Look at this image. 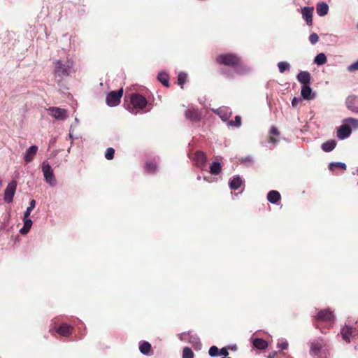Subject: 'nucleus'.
<instances>
[{"instance_id": "1", "label": "nucleus", "mask_w": 358, "mask_h": 358, "mask_svg": "<svg viewBox=\"0 0 358 358\" xmlns=\"http://www.w3.org/2000/svg\"><path fill=\"white\" fill-rule=\"evenodd\" d=\"M76 71L75 63L71 59H55L52 64L54 80L59 87L64 86V80Z\"/></svg>"}, {"instance_id": "2", "label": "nucleus", "mask_w": 358, "mask_h": 358, "mask_svg": "<svg viewBox=\"0 0 358 358\" xmlns=\"http://www.w3.org/2000/svg\"><path fill=\"white\" fill-rule=\"evenodd\" d=\"M335 322V317L332 310L329 308L322 309L319 310L317 314L313 317V325L319 329L322 333H324L322 324H325L327 328H330Z\"/></svg>"}, {"instance_id": "3", "label": "nucleus", "mask_w": 358, "mask_h": 358, "mask_svg": "<svg viewBox=\"0 0 358 358\" xmlns=\"http://www.w3.org/2000/svg\"><path fill=\"white\" fill-rule=\"evenodd\" d=\"M147 103V99L143 95L134 93L130 96V103L127 106V109L129 112L137 114L143 111Z\"/></svg>"}, {"instance_id": "4", "label": "nucleus", "mask_w": 358, "mask_h": 358, "mask_svg": "<svg viewBox=\"0 0 358 358\" xmlns=\"http://www.w3.org/2000/svg\"><path fill=\"white\" fill-rule=\"evenodd\" d=\"M215 61L218 64L234 69L241 66L242 64L241 59L237 55L233 53L221 54L216 57Z\"/></svg>"}, {"instance_id": "5", "label": "nucleus", "mask_w": 358, "mask_h": 358, "mask_svg": "<svg viewBox=\"0 0 358 358\" xmlns=\"http://www.w3.org/2000/svg\"><path fill=\"white\" fill-rule=\"evenodd\" d=\"M122 88L117 91H112L109 92L106 96V103L111 107L118 105L120 103V99L122 96Z\"/></svg>"}, {"instance_id": "6", "label": "nucleus", "mask_w": 358, "mask_h": 358, "mask_svg": "<svg viewBox=\"0 0 358 358\" xmlns=\"http://www.w3.org/2000/svg\"><path fill=\"white\" fill-rule=\"evenodd\" d=\"M42 171L43 173V176L45 181L52 186L55 185L56 180L55 178V175L51 169V166L47 162H44L42 164Z\"/></svg>"}, {"instance_id": "7", "label": "nucleus", "mask_w": 358, "mask_h": 358, "mask_svg": "<svg viewBox=\"0 0 358 358\" xmlns=\"http://www.w3.org/2000/svg\"><path fill=\"white\" fill-rule=\"evenodd\" d=\"M192 160L194 162V164L201 169L205 167L207 157L206 154L202 151H196L192 156Z\"/></svg>"}, {"instance_id": "8", "label": "nucleus", "mask_w": 358, "mask_h": 358, "mask_svg": "<svg viewBox=\"0 0 358 358\" xmlns=\"http://www.w3.org/2000/svg\"><path fill=\"white\" fill-rule=\"evenodd\" d=\"M185 116L191 122H199L201 119L202 114L198 109L192 108L185 110Z\"/></svg>"}, {"instance_id": "9", "label": "nucleus", "mask_w": 358, "mask_h": 358, "mask_svg": "<svg viewBox=\"0 0 358 358\" xmlns=\"http://www.w3.org/2000/svg\"><path fill=\"white\" fill-rule=\"evenodd\" d=\"M50 114L55 119L64 120L67 118V110L58 107H50L48 108Z\"/></svg>"}, {"instance_id": "10", "label": "nucleus", "mask_w": 358, "mask_h": 358, "mask_svg": "<svg viewBox=\"0 0 358 358\" xmlns=\"http://www.w3.org/2000/svg\"><path fill=\"white\" fill-rule=\"evenodd\" d=\"M16 185L17 184L15 180L11 181L8 185L4 193V200L7 203H10L12 201L13 197L15 192Z\"/></svg>"}, {"instance_id": "11", "label": "nucleus", "mask_w": 358, "mask_h": 358, "mask_svg": "<svg viewBox=\"0 0 358 358\" xmlns=\"http://www.w3.org/2000/svg\"><path fill=\"white\" fill-rule=\"evenodd\" d=\"M345 104L347 108L352 113H358V96H350L347 98Z\"/></svg>"}, {"instance_id": "12", "label": "nucleus", "mask_w": 358, "mask_h": 358, "mask_svg": "<svg viewBox=\"0 0 358 358\" xmlns=\"http://www.w3.org/2000/svg\"><path fill=\"white\" fill-rule=\"evenodd\" d=\"M323 346L324 343L322 340L313 341L310 344V354L312 355L317 356Z\"/></svg>"}, {"instance_id": "13", "label": "nucleus", "mask_w": 358, "mask_h": 358, "mask_svg": "<svg viewBox=\"0 0 358 358\" xmlns=\"http://www.w3.org/2000/svg\"><path fill=\"white\" fill-rule=\"evenodd\" d=\"M352 130L347 124L341 125L337 131V137L339 139H345L350 136Z\"/></svg>"}, {"instance_id": "14", "label": "nucleus", "mask_w": 358, "mask_h": 358, "mask_svg": "<svg viewBox=\"0 0 358 358\" xmlns=\"http://www.w3.org/2000/svg\"><path fill=\"white\" fill-rule=\"evenodd\" d=\"M38 147L36 145H31L28 149H27L24 155V160L25 162H31L34 159V156L36 155Z\"/></svg>"}, {"instance_id": "15", "label": "nucleus", "mask_w": 358, "mask_h": 358, "mask_svg": "<svg viewBox=\"0 0 358 358\" xmlns=\"http://www.w3.org/2000/svg\"><path fill=\"white\" fill-rule=\"evenodd\" d=\"M73 327L66 323H62L56 330L57 333L62 336H68L73 332Z\"/></svg>"}, {"instance_id": "16", "label": "nucleus", "mask_w": 358, "mask_h": 358, "mask_svg": "<svg viewBox=\"0 0 358 358\" xmlns=\"http://www.w3.org/2000/svg\"><path fill=\"white\" fill-rule=\"evenodd\" d=\"M302 15L308 25L313 24V8L305 7L302 9Z\"/></svg>"}, {"instance_id": "17", "label": "nucleus", "mask_w": 358, "mask_h": 358, "mask_svg": "<svg viewBox=\"0 0 358 358\" xmlns=\"http://www.w3.org/2000/svg\"><path fill=\"white\" fill-rule=\"evenodd\" d=\"M354 329L352 327L345 325L341 330V334L343 339L347 343H350V337L352 335Z\"/></svg>"}, {"instance_id": "18", "label": "nucleus", "mask_w": 358, "mask_h": 358, "mask_svg": "<svg viewBox=\"0 0 358 358\" xmlns=\"http://www.w3.org/2000/svg\"><path fill=\"white\" fill-rule=\"evenodd\" d=\"M310 73L308 71H301L297 75V80L299 83L303 84V85H309L310 81Z\"/></svg>"}, {"instance_id": "19", "label": "nucleus", "mask_w": 358, "mask_h": 358, "mask_svg": "<svg viewBox=\"0 0 358 358\" xmlns=\"http://www.w3.org/2000/svg\"><path fill=\"white\" fill-rule=\"evenodd\" d=\"M301 96L304 99L311 100L315 98L314 94H312V89L309 85H303L301 88Z\"/></svg>"}, {"instance_id": "20", "label": "nucleus", "mask_w": 358, "mask_h": 358, "mask_svg": "<svg viewBox=\"0 0 358 358\" xmlns=\"http://www.w3.org/2000/svg\"><path fill=\"white\" fill-rule=\"evenodd\" d=\"M279 136L280 131L275 127L272 126L269 131L268 141L273 144H276L279 141V139L278 138Z\"/></svg>"}, {"instance_id": "21", "label": "nucleus", "mask_w": 358, "mask_h": 358, "mask_svg": "<svg viewBox=\"0 0 358 358\" xmlns=\"http://www.w3.org/2000/svg\"><path fill=\"white\" fill-rule=\"evenodd\" d=\"M267 199L271 203H276L281 199V195L278 191L271 190L267 194Z\"/></svg>"}, {"instance_id": "22", "label": "nucleus", "mask_w": 358, "mask_h": 358, "mask_svg": "<svg viewBox=\"0 0 358 358\" xmlns=\"http://www.w3.org/2000/svg\"><path fill=\"white\" fill-rule=\"evenodd\" d=\"M243 184L240 176H234L229 182V187L231 189L237 190Z\"/></svg>"}, {"instance_id": "23", "label": "nucleus", "mask_w": 358, "mask_h": 358, "mask_svg": "<svg viewBox=\"0 0 358 358\" xmlns=\"http://www.w3.org/2000/svg\"><path fill=\"white\" fill-rule=\"evenodd\" d=\"M316 10H317V13L318 15L324 16L328 13L329 6L324 2L319 3L317 5Z\"/></svg>"}, {"instance_id": "24", "label": "nucleus", "mask_w": 358, "mask_h": 358, "mask_svg": "<svg viewBox=\"0 0 358 358\" xmlns=\"http://www.w3.org/2000/svg\"><path fill=\"white\" fill-rule=\"evenodd\" d=\"M252 344L255 348L259 349V350H264L268 347L267 342L259 338H254L252 341Z\"/></svg>"}, {"instance_id": "25", "label": "nucleus", "mask_w": 358, "mask_h": 358, "mask_svg": "<svg viewBox=\"0 0 358 358\" xmlns=\"http://www.w3.org/2000/svg\"><path fill=\"white\" fill-rule=\"evenodd\" d=\"M157 80L165 87H169V76L166 72H160L157 76Z\"/></svg>"}, {"instance_id": "26", "label": "nucleus", "mask_w": 358, "mask_h": 358, "mask_svg": "<svg viewBox=\"0 0 358 358\" xmlns=\"http://www.w3.org/2000/svg\"><path fill=\"white\" fill-rule=\"evenodd\" d=\"M336 145V142L334 140H330L324 142L322 144V149L324 152H331L332 151Z\"/></svg>"}, {"instance_id": "27", "label": "nucleus", "mask_w": 358, "mask_h": 358, "mask_svg": "<svg viewBox=\"0 0 358 358\" xmlns=\"http://www.w3.org/2000/svg\"><path fill=\"white\" fill-rule=\"evenodd\" d=\"M140 352L143 355H148L151 350L152 347L150 343L147 341H143L139 346Z\"/></svg>"}, {"instance_id": "28", "label": "nucleus", "mask_w": 358, "mask_h": 358, "mask_svg": "<svg viewBox=\"0 0 358 358\" xmlns=\"http://www.w3.org/2000/svg\"><path fill=\"white\" fill-rule=\"evenodd\" d=\"M222 170V166L220 162H213L210 166V172L214 175H218Z\"/></svg>"}, {"instance_id": "29", "label": "nucleus", "mask_w": 358, "mask_h": 358, "mask_svg": "<svg viewBox=\"0 0 358 358\" xmlns=\"http://www.w3.org/2000/svg\"><path fill=\"white\" fill-rule=\"evenodd\" d=\"M327 61V57L324 53H319L314 59V62L317 65H323Z\"/></svg>"}, {"instance_id": "30", "label": "nucleus", "mask_w": 358, "mask_h": 358, "mask_svg": "<svg viewBox=\"0 0 358 358\" xmlns=\"http://www.w3.org/2000/svg\"><path fill=\"white\" fill-rule=\"evenodd\" d=\"M187 79V75L185 73L181 72L178 76V84L183 88L184 84L186 83Z\"/></svg>"}, {"instance_id": "31", "label": "nucleus", "mask_w": 358, "mask_h": 358, "mask_svg": "<svg viewBox=\"0 0 358 358\" xmlns=\"http://www.w3.org/2000/svg\"><path fill=\"white\" fill-rule=\"evenodd\" d=\"M194 352L189 347H185L182 350V358H194Z\"/></svg>"}, {"instance_id": "32", "label": "nucleus", "mask_w": 358, "mask_h": 358, "mask_svg": "<svg viewBox=\"0 0 358 358\" xmlns=\"http://www.w3.org/2000/svg\"><path fill=\"white\" fill-rule=\"evenodd\" d=\"M32 225V221L30 219L24 218V235L27 234Z\"/></svg>"}, {"instance_id": "33", "label": "nucleus", "mask_w": 358, "mask_h": 358, "mask_svg": "<svg viewBox=\"0 0 358 358\" xmlns=\"http://www.w3.org/2000/svg\"><path fill=\"white\" fill-rule=\"evenodd\" d=\"M278 66L279 69V71L280 73L285 72L286 70H289L290 68V65L287 62H280L278 64Z\"/></svg>"}, {"instance_id": "34", "label": "nucleus", "mask_w": 358, "mask_h": 358, "mask_svg": "<svg viewBox=\"0 0 358 358\" xmlns=\"http://www.w3.org/2000/svg\"><path fill=\"white\" fill-rule=\"evenodd\" d=\"M115 154V150L113 148H108L106 149V151L105 152V157L108 160H111L114 157Z\"/></svg>"}, {"instance_id": "35", "label": "nucleus", "mask_w": 358, "mask_h": 358, "mask_svg": "<svg viewBox=\"0 0 358 358\" xmlns=\"http://www.w3.org/2000/svg\"><path fill=\"white\" fill-rule=\"evenodd\" d=\"M334 167L336 168H340L342 169L345 170L346 169V164L342 162H335V163H331L329 164V169L332 170Z\"/></svg>"}, {"instance_id": "36", "label": "nucleus", "mask_w": 358, "mask_h": 358, "mask_svg": "<svg viewBox=\"0 0 358 358\" xmlns=\"http://www.w3.org/2000/svg\"><path fill=\"white\" fill-rule=\"evenodd\" d=\"M229 124L231 126H235L239 127L241 125V117L239 115H236L235 117L234 121H230Z\"/></svg>"}, {"instance_id": "37", "label": "nucleus", "mask_w": 358, "mask_h": 358, "mask_svg": "<svg viewBox=\"0 0 358 358\" xmlns=\"http://www.w3.org/2000/svg\"><path fill=\"white\" fill-rule=\"evenodd\" d=\"M219 349L216 346H212L210 348L208 353L211 357H215L219 355Z\"/></svg>"}, {"instance_id": "38", "label": "nucleus", "mask_w": 358, "mask_h": 358, "mask_svg": "<svg viewBox=\"0 0 358 358\" xmlns=\"http://www.w3.org/2000/svg\"><path fill=\"white\" fill-rule=\"evenodd\" d=\"M345 122L348 123L351 126L357 128L358 127V120L355 118H348L345 120Z\"/></svg>"}, {"instance_id": "39", "label": "nucleus", "mask_w": 358, "mask_h": 358, "mask_svg": "<svg viewBox=\"0 0 358 358\" xmlns=\"http://www.w3.org/2000/svg\"><path fill=\"white\" fill-rule=\"evenodd\" d=\"M309 41L312 44H315L319 41V36L316 33H313L309 36Z\"/></svg>"}, {"instance_id": "40", "label": "nucleus", "mask_w": 358, "mask_h": 358, "mask_svg": "<svg viewBox=\"0 0 358 358\" xmlns=\"http://www.w3.org/2000/svg\"><path fill=\"white\" fill-rule=\"evenodd\" d=\"M146 169L149 173H154L156 170V165L153 163L146 164Z\"/></svg>"}, {"instance_id": "41", "label": "nucleus", "mask_w": 358, "mask_h": 358, "mask_svg": "<svg viewBox=\"0 0 358 358\" xmlns=\"http://www.w3.org/2000/svg\"><path fill=\"white\" fill-rule=\"evenodd\" d=\"M348 70L350 72L358 71V60L348 67Z\"/></svg>"}, {"instance_id": "42", "label": "nucleus", "mask_w": 358, "mask_h": 358, "mask_svg": "<svg viewBox=\"0 0 358 358\" xmlns=\"http://www.w3.org/2000/svg\"><path fill=\"white\" fill-rule=\"evenodd\" d=\"M278 345L282 350H286L288 348V343L287 341H282V343H278Z\"/></svg>"}, {"instance_id": "43", "label": "nucleus", "mask_w": 358, "mask_h": 358, "mask_svg": "<svg viewBox=\"0 0 358 358\" xmlns=\"http://www.w3.org/2000/svg\"><path fill=\"white\" fill-rule=\"evenodd\" d=\"M219 355H223L224 357H227V356L229 355V352H228L227 348H223L220 349V350L219 352Z\"/></svg>"}, {"instance_id": "44", "label": "nucleus", "mask_w": 358, "mask_h": 358, "mask_svg": "<svg viewBox=\"0 0 358 358\" xmlns=\"http://www.w3.org/2000/svg\"><path fill=\"white\" fill-rule=\"evenodd\" d=\"M34 208H31V206H29L26 211L24 213V218H27L29 216L31 210H33Z\"/></svg>"}, {"instance_id": "45", "label": "nucleus", "mask_w": 358, "mask_h": 358, "mask_svg": "<svg viewBox=\"0 0 358 358\" xmlns=\"http://www.w3.org/2000/svg\"><path fill=\"white\" fill-rule=\"evenodd\" d=\"M299 101L296 98L294 97L293 99H292V104L293 106H297V103Z\"/></svg>"}, {"instance_id": "46", "label": "nucleus", "mask_w": 358, "mask_h": 358, "mask_svg": "<svg viewBox=\"0 0 358 358\" xmlns=\"http://www.w3.org/2000/svg\"><path fill=\"white\" fill-rule=\"evenodd\" d=\"M35 206H36V201H35L34 199H32V200L30 201L29 206H31V208H35Z\"/></svg>"}, {"instance_id": "47", "label": "nucleus", "mask_w": 358, "mask_h": 358, "mask_svg": "<svg viewBox=\"0 0 358 358\" xmlns=\"http://www.w3.org/2000/svg\"><path fill=\"white\" fill-rule=\"evenodd\" d=\"M276 355H277L276 352H273L269 354L268 358H275Z\"/></svg>"}, {"instance_id": "48", "label": "nucleus", "mask_w": 358, "mask_h": 358, "mask_svg": "<svg viewBox=\"0 0 358 358\" xmlns=\"http://www.w3.org/2000/svg\"><path fill=\"white\" fill-rule=\"evenodd\" d=\"M19 232L22 234V228H21L20 230H19Z\"/></svg>"}, {"instance_id": "49", "label": "nucleus", "mask_w": 358, "mask_h": 358, "mask_svg": "<svg viewBox=\"0 0 358 358\" xmlns=\"http://www.w3.org/2000/svg\"><path fill=\"white\" fill-rule=\"evenodd\" d=\"M355 348L356 350H357V349H358V345H357V346H355Z\"/></svg>"}, {"instance_id": "50", "label": "nucleus", "mask_w": 358, "mask_h": 358, "mask_svg": "<svg viewBox=\"0 0 358 358\" xmlns=\"http://www.w3.org/2000/svg\"><path fill=\"white\" fill-rule=\"evenodd\" d=\"M357 29H358V24H357Z\"/></svg>"}]
</instances>
